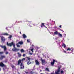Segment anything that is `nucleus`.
<instances>
[{"mask_svg":"<svg viewBox=\"0 0 74 74\" xmlns=\"http://www.w3.org/2000/svg\"><path fill=\"white\" fill-rule=\"evenodd\" d=\"M60 72V70H58L57 71V72H56V74H59V72Z\"/></svg>","mask_w":74,"mask_h":74,"instance_id":"15","label":"nucleus"},{"mask_svg":"<svg viewBox=\"0 0 74 74\" xmlns=\"http://www.w3.org/2000/svg\"><path fill=\"white\" fill-rule=\"evenodd\" d=\"M41 59L42 64H44V63H45V59H42V58H41Z\"/></svg>","mask_w":74,"mask_h":74,"instance_id":"9","label":"nucleus"},{"mask_svg":"<svg viewBox=\"0 0 74 74\" xmlns=\"http://www.w3.org/2000/svg\"><path fill=\"white\" fill-rule=\"evenodd\" d=\"M23 56L24 57L25 56V54H23Z\"/></svg>","mask_w":74,"mask_h":74,"instance_id":"36","label":"nucleus"},{"mask_svg":"<svg viewBox=\"0 0 74 74\" xmlns=\"http://www.w3.org/2000/svg\"><path fill=\"white\" fill-rule=\"evenodd\" d=\"M29 54H30V55H33V53H29Z\"/></svg>","mask_w":74,"mask_h":74,"instance_id":"35","label":"nucleus"},{"mask_svg":"<svg viewBox=\"0 0 74 74\" xmlns=\"http://www.w3.org/2000/svg\"><path fill=\"white\" fill-rule=\"evenodd\" d=\"M59 27L60 28H62V26H61V25Z\"/></svg>","mask_w":74,"mask_h":74,"instance_id":"38","label":"nucleus"},{"mask_svg":"<svg viewBox=\"0 0 74 74\" xmlns=\"http://www.w3.org/2000/svg\"><path fill=\"white\" fill-rule=\"evenodd\" d=\"M33 46H34L33 45H32V47H33Z\"/></svg>","mask_w":74,"mask_h":74,"instance_id":"48","label":"nucleus"},{"mask_svg":"<svg viewBox=\"0 0 74 74\" xmlns=\"http://www.w3.org/2000/svg\"><path fill=\"white\" fill-rule=\"evenodd\" d=\"M1 41L2 42H4V41H5V38H4V37L3 36H1Z\"/></svg>","mask_w":74,"mask_h":74,"instance_id":"5","label":"nucleus"},{"mask_svg":"<svg viewBox=\"0 0 74 74\" xmlns=\"http://www.w3.org/2000/svg\"><path fill=\"white\" fill-rule=\"evenodd\" d=\"M30 73L31 74H34V73L33 71H30Z\"/></svg>","mask_w":74,"mask_h":74,"instance_id":"23","label":"nucleus"},{"mask_svg":"<svg viewBox=\"0 0 74 74\" xmlns=\"http://www.w3.org/2000/svg\"><path fill=\"white\" fill-rule=\"evenodd\" d=\"M68 53H69V52H68Z\"/></svg>","mask_w":74,"mask_h":74,"instance_id":"45","label":"nucleus"},{"mask_svg":"<svg viewBox=\"0 0 74 74\" xmlns=\"http://www.w3.org/2000/svg\"><path fill=\"white\" fill-rule=\"evenodd\" d=\"M11 67H12V69H14L15 67L14 65H11Z\"/></svg>","mask_w":74,"mask_h":74,"instance_id":"24","label":"nucleus"},{"mask_svg":"<svg viewBox=\"0 0 74 74\" xmlns=\"http://www.w3.org/2000/svg\"><path fill=\"white\" fill-rule=\"evenodd\" d=\"M20 51L21 52H25V51L24 49H22L20 50Z\"/></svg>","mask_w":74,"mask_h":74,"instance_id":"21","label":"nucleus"},{"mask_svg":"<svg viewBox=\"0 0 74 74\" xmlns=\"http://www.w3.org/2000/svg\"><path fill=\"white\" fill-rule=\"evenodd\" d=\"M20 23H22V21H20Z\"/></svg>","mask_w":74,"mask_h":74,"instance_id":"39","label":"nucleus"},{"mask_svg":"<svg viewBox=\"0 0 74 74\" xmlns=\"http://www.w3.org/2000/svg\"><path fill=\"white\" fill-rule=\"evenodd\" d=\"M10 36L8 37L9 39H11L12 38V36L11 35H9Z\"/></svg>","mask_w":74,"mask_h":74,"instance_id":"22","label":"nucleus"},{"mask_svg":"<svg viewBox=\"0 0 74 74\" xmlns=\"http://www.w3.org/2000/svg\"><path fill=\"white\" fill-rule=\"evenodd\" d=\"M17 22V21H16V23Z\"/></svg>","mask_w":74,"mask_h":74,"instance_id":"46","label":"nucleus"},{"mask_svg":"<svg viewBox=\"0 0 74 74\" xmlns=\"http://www.w3.org/2000/svg\"><path fill=\"white\" fill-rule=\"evenodd\" d=\"M55 74V73H53V72L51 73V74Z\"/></svg>","mask_w":74,"mask_h":74,"instance_id":"37","label":"nucleus"},{"mask_svg":"<svg viewBox=\"0 0 74 74\" xmlns=\"http://www.w3.org/2000/svg\"><path fill=\"white\" fill-rule=\"evenodd\" d=\"M0 66L2 67H5V65H4V64L2 62H1L0 63Z\"/></svg>","mask_w":74,"mask_h":74,"instance_id":"8","label":"nucleus"},{"mask_svg":"<svg viewBox=\"0 0 74 74\" xmlns=\"http://www.w3.org/2000/svg\"><path fill=\"white\" fill-rule=\"evenodd\" d=\"M0 71H1V68H0Z\"/></svg>","mask_w":74,"mask_h":74,"instance_id":"47","label":"nucleus"},{"mask_svg":"<svg viewBox=\"0 0 74 74\" xmlns=\"http://www.w3.org/2000/svg\"><path fill=\"white\" fill-rule=\"evenodd\" d=\"M6 30H7V27H6Z\"/></svg>","mask_w":74,"mask_h":74,"instance_id":"44","label":"nucleus"},{"mask_svg":"<svg viewBox=\"0 0 74 74\" xmlns=\"http://www.w3.org/2000/svg\"><path fill=\"white\" fill-rule=\"evenodd\" d=\"M58 31H56L54 32V34L56 35H58Z\"/></svg>","mask_w":74,"mask_h":74,"instance_id":"20","label":"nucleus"},{"mask_svg":"<svg viewBox=\"0 0 74 74\" xmlns=\"http://www.w3.org/2000/svg\"><path fill=\"white\" fill-rule=\"evenodd\" d=\"M58 69H59L58 70H60V67H59Z\"/></svg>","mask_w":74,"mask_h":74,"instance_id":"42","label":"nucleus"},{"mask_svg":"<svg viewBox=\"0 0 74 74\" xmlns=\"http://www.w3.org/2000/svg\"><path fill=\"white\" fill-rule=\"evenodd\" d=\"M17 54H18V57H19V58H20V57H21V56H22V55L21 54H19V52H18L17 53Z\"/></svg>","mask_w":74,"mask_h":74,"instance_id":"18","label":"nucleus"},{"mask_svg":"<svg viewBox=\"0 0 74 74\" xmlns=\"http://www.w3.org/2000/svg\"><path fill=\"white\" fill-rule=\"evenodd\" d=\"M6 58V57L5 56L1 55L0 57V60H3L4 58Z\"/></svg>","mask_w":74,"mask_h":74,"instance_id":"7","label":"nucleus"},{"mask_svg":"<svg viewBox=\"0 0 74 74\" xmlns=\"http://www.w3.org/2000/svg\"><path fill=\"white\" fill-rule=\"evenodd\" d=\"M27 42H30V41H29V40L27 39Z\"/></svg>","mask_w":74,"mask_h":74,"instance_id":"34","label":"nucleus"},{"mask_svg":"<svg viewBox=\"0 0 74 74\" xmlns=\"http://www.w3.org/2000/svg\"><path fill=\"white\" fill-rule=\"evenodd\" d=\"M63 52L65 53H67V51H65V50H64V51Z\"/></svg>","mask_w":74,"mask_h":74,"instance_id":"28","label":"nucleus"},{"mask_svg":"<svg viewBox=\"0 0 74 74\" xmlns=\"http://www.w3.org/2000/svg\"><path fill=\"white\" fill-rule=\"evenodd\" d=\"M58 36H59V37H62L63 36H62V35L61 34L59 33H58Z\"/></svg>","mask_w":74,"mask_h":74,"instance_id":"17","label":"nucleus"},{"mask_svg":"<svg viewBox=\"0 0 74 74\" xmlns=\"http://www.w3.org/2000/svg\"><path fill=\"white\" fill-rule=\"evenodd\" d=\"M71 52H73V49H72L71 51Z\"/></svg>","mask_w":74,"mask_h":74,"instance_id":"40","label":"nucleus"},{"mask_svg":"<svg viewBox=\"0 0 74 74\" xmlns=\"http://www.w3.org/2000/svg\"><path fill=\"white\" fill-rule=\"evenodd\" d=\"M0 47L1 48H3L4 49V51H7V47H6L5 45L3 46V45H0Z\"/></svg>","mask_w":74,"mask_h":74,"instance_id":"2","label":"nucleus"},{"mask_svg":"<svg viewBox=\"0 0 74 74\" xmlns=\"http://www.w3.org/2000/svg\"><path fill=\"white\" fill-rule=\"evenodd\" d=\"M57 62V61H56L55 60L53 59V61L52 62H51V64L52 65V66H53L54 65V64H55V62Z\"/></svg>","mask_w":74,"mask_h":74,"instance_id":"10","label":"nucleus"},{"mask_svg":"<svg viewBox=\"0 0 74 74\" xmlns=\"http://www.w3.org/2000/svg\"><path fill=\"white\" fill-rule=\"evenodd\" d=\"M17 23H20V21H18V22H17Z\"/></svg>","mask_w":74,"mask_h":74,"instance_id":"41","label":"nucleus"},{"mask_svg":"<svg viewBox=\"0 0 74 74\" xmlns=\"http://www.w3.org/2000/svg\"><path fill=\"white\" fill-rule=\"evenodd\" d=\"M30 61L29 60V61L27 62V64H28V65H29V64H31V63L30 62Z\"/></svg>","mask_w":74,"mask_h":74,"instance_id":"19","label":"nucleus"},{"mask_svg":"<svg viewBox=\"0 0 74 74\" xmlns=\"http://www.w3.org/2000/svg\"><path fill=\"white\" fill-rule=\"evenodd\" d=\"M27 59H28V60H30V57H27Z\"/></svg>","mask_w":74,"mask_h":74,"instance_id":"27","label":"nucleus"},{"mask_svg":"<svg viewBox=\"0 0 74 74\" xmlns=\"http://www.w3.org/2000/svg\"><path fill=\"white\" fill-rule=\"evenodd\" d=\"M63 71H61V74H62L63 73Z\"/></svg>","mask_w":74,"mask_h":74,"instance_id":"30","label":"nucleus"},{"mask_svg":"<svg viewBox=\"0 0 74 74\" xmlns=\"http://www.w3.org/2000/svg\"><path fill=\"white\" fill-rule=\"evenodd\" d=\"M23 42L22 41H20L18 43H17L16 44V46L17 47H20V45H19V44H20V45H22L23 44Z\"/></svg>","mask_w":74,"mask_h":74,"instance_id":"4","label":"nucleus"},{"mask_svg":"<svg viewBox=\"0 0 74 74\" xmlns=\"http://www.w3.org/2000/svg\"><path fill=\"white\" fill-rule=\"evenodd\" d=\"M3 35H4V36H9L10 35H9L8 33H3L2 34Z\"/></svg>","mask_w":74,"mask_h":74,"instance_id":"16","label":"nucleus"},{"mask_svg":"<svg viewBox=\"0 0 74 74\" xmlns=\"http://www.w3.org/2000/svg\"><path fill=\"white\" fill-rule=\"evenodd\" d=\"M7 45L8 47H11L12 45L14 48L12 49V50L14 52H18L20 49H18V48H15V43H14V42H12L11 43H9L7 42Z\"/></svg>","mask_w":74,"mask_h":74,"instance_id":"1","label":"nucleus"},{"mask_svg":"<svg viewBox=\"0 0 74 74\" xmlns=\"http://www.w3.org/2000/svg\"><path fill=\"white\" fill-rule=\"evenodd\" d=\"M62 46L64 48H66L67 47L66 46V45L64 44V43H63L62 45Z\"/></svg>","mask_w":74,"mask_h":74,"instance_id":"13","label":"nucleus"},{"mask_svg":"<svg viewBox=\"0 0 74 74\" xmlns=\"http://www.w3.org/2000/svg\"><path fill=\"white\" fill-rule=\"evenodd\" d=\"M35 62L36 65H37V66H39L40 65V62L38 60H35Z\"/></svg>","mask_w":74,"mask_h":74,"instance_id":"6","label":"nucleus"},{"mask_svg":"<svg viewBox=\"0 0 74 74\" xmlns=\"http://www.w3.org/2000/svg\"><path fill=\"white\" fill-rule=\"evenodd\" d=\"M7 54H8V52L7 51H6L5 52V54L6 55H7Z\"/></svg>","mask_w":74,"mask_h":74,"instance_id":"32","label":"nucleus"},{"mask_svg":"<svg viewBox=\"0 0 74 74\" xmlns=\"http://www.w3.org/2000/svg\"><path fill=\"white\" fill-rule=\"evenodd\" d=\"M18 74H20V73H18Z\"/></svg>","mask_w":74,"mask_h":74,"instance_id":"49","label":"nucleus"},{"mask_svg":"<svg viewBox=\"0 0 74 74\" xmlns=\"http://www.w3.org/2000/svg\"><path fill=\"white\" fill-rule=\"evenodd\" d=\"M3 53H3V52H0V55H2V54H3Z\"/></svg>","mask_w":74,"mask_h":74,"instance_id":"29","label":"nucleus"},{"mask_svg":"<svg viewBox=\"0 0 74 74\" xmlns=\"http://www.w3.org/2000/svg\"><path fill=\"white\" fill-rule=\"evenodd\" d=\"M20 33L21 34V32H20Z\"/></svg>","mask_w":74,"mask_h":74,"instance_id":"43","label":"nucleus"},{"mask_svg":"<svg viewBox=\"0 0 74 74\" xmlns=\"http://www.w3.org/2000/svg\"><path fill=\"white\" fill-rule=\"evenodd\" d=\"M20 69H24V66L23 65V63L22 62L20 64Z\"/></svg>","mask_w":74,"mask_h":74,"instance_id":"11","label":"nucleus"},{"mask_svg":"<svg viewBox=\"0 0 74 74\" xmlns=\"http://www.w3.org/2000/svg\"><path fill=\"white\" fill-rule=\"evenodd\" d=\"M30 50L32 51V52H33V49H31Z\"/></svg>","mask_w":74,"mask_h":74,"instance_id":"31","label":"nucleus"},{"mask_svg":"<svg viewBox=\"0 0 74 74\" xmlns=\"http://www.w3.org/2000/svg\"><path fill=\"white\" fill-rule=\"evenodd\" d=\"M25 73L26 74H27L29 73V72H26V71H25Z\"/></svg>","mask_w":74,"mask_h":74,"instance_id":"33","label":"nucleus"},{"mask_svg":"<svg viewBox=\"0 0 74 74\" xmlns=\"http://www.w3.org/2000/svg\"><path fill=\"white\" fill-rule=\"evenodd\" d=\"M25 60V58H24L22 59L21 60V59H19L17 65H18V66H19L20 65V63H21V61H23V60Z\"/></svg>","mask_w":74,"mask_h":74,"instance_id":"3","label":"nucleus"},{"mask_svg":"<svg viewBox=\"0 0 74 74\" xmlns=\"http://www.w3.org/2000/svg\"><path fill=\"white\" fill-rule=\"evenodd\" d=\"M43 26H44V27H45V26L44 25V23H42L41 25V27L42 28V27H43Z\"/></svg>","mask_w":74,"mask_h":74,"instance_id":"14","label":"nucleus"},{"mask_svg":"<svg viewBox=\"0 0 74 74\" xmlns=\"http://www.w3.org/2000/svg\"><path fill=\"white\" fill-rule=\"evenodd\" d=\"M66 51H71V49L70 48H68V49H67Z\"/></svg>","mask_w":74,"mask_h":74,"instance_id":"26","label":"nucleus"},{"mask_svg":"<svg viewBox=\"0 0 74 74\" xmlns=\"http://www.w3.org/2000/svg\"><path fill=\"white\" fill-rule=\"evenodd\" d=\"M46 70L47 71H49V69H48V68H46Z\"/></svg>","mask_w":74,"mask_h":74,"instance_id":"25","label":"nucleus"},{"mask_svg":"<svg viewBox=\"0 0 74 74\" xmlns=\"http://www.w3.org/2000/svg\"><path fill=\"white\" fill-rule=\"evenodd\" d=\"M22 36L23 38H26L27 37L26 35L24 34H23Z\"/></svg>","mask_w":74,"mask_h":74,"instance_id":"12","label":"nucleus"}]
</instances>
